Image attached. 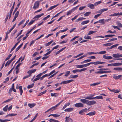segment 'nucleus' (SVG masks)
Masks as SVG:
<instances>
[{
    "mask_svg": "<svg viewBox=\"0 0 122 122\" xmlns=\"http://www.w3.org/2000/svg\"><path fill=\"white\" fill-rule=\"evenodd\" d=\"M86 99H87L88 100H93L94 99H103V97L102 96H97L96 97H84Z\"/></svg>",
    "mask_w": 122,
    "mask_h": 122,
    "instance_id": "obj_1",
    "label": "nucleus"
},
{
    "mask_svg": "<svg viewBox=\"0 0 122 122\" xmlns=\"http://www.w3.org/2000/svg\"><path fill=\"white\" fill-rule=\"evenodd\" d=\"M74 106L76 107H84L83 104L81 102H79L75 104Z\"/></svg>",
    "mask_w": 122,
    "mask_h": 122,
    "instance_id": "obj_2",
    "label": "nucleus"
},
{
    "mask_svg": "<svg viewBox=\"0 0 122 122\" xmlns=\"http://www.w3.org/2000/svg\"><path fill=\"white\" fill-rule=\"evenodd\" d=\"M39 5V1H36L34 4L33 8L34 9H35L38 8Z\"/></svg>",
    "mask_w": 122,
    "mask_h": 122,
    "instance_id": "obj_3",
    "label": "nucleus"
},
{
    "mask_svg": "<svg viewBox=\"0 0 122 122\" xmlns=\"http://www.w3.org/2000/svg\"><path fill=\"white\" fill-rule=\"evenodd\" d=\"M91 64H94V65H96L98 64H103L105 63V62H102L100 61H96V62H92Z\"/></svg>",
    "mask_w": 122,
    "mask_h": 122,
    "instance_id": "obj_4",
    "label": "nucleus"
},
{
    "mask_svg": "<svg viewBox=\"0 0 122 122\" xmlns=\"http://www.w3.org/2000/svg\"><path fill=\"white\" fill-rule=\"evenodd\" d=\"M73 81L74 80L73 79H71L67 81H64L61 82L60 83V84L61 85L62 84H65L70 83L72 81Z\"/></svg>",
    "mask_w": 122,
    "mask_h": 122,
    "instance_id": "obj_5",
    "label": "nucleus"
},
{
    "mask_svg": "<svg viewBox=\"0 0 122 122\" xmlns=\"http://www.w3.org/2000/svg\"><path fill=\"white\" fill-rule=\"evenodd\" d=\"M16 56V55H15L11 60L8 61L5 64V66H9L11 62L15 58Z\"/></svg>",
    "mask_w": 122,
    "mask_h": 122,
    "instance_id": "obj_6",
    "label": "nucleus"
},
{
    "mask_svg": "<svg viewBox=\"0 0 122 122\" xmlns=\"http://www.w3.org/2000/svg\"><path fill=\"white\" fill-rule=\"evenodd\" d=\"M22 86H20L19 87L18 86V85H17L16 86V88L17 89H18L19 88V90L20 92V94L21 96L22 95V94L23 93V91L22 89Z\"/></svg>",
    "mask_w": 122,
    "mask_h": 122,
    "instance_id": "obj_7",
    "label": "nucleus"
},
{
    "mask_svg": "<svg viewBox=\"0 0 122 122\" xmlns=\"http://www.w3.org/2000/svg\"><path fill=\"white\" fill-rule=\"evenodd\" d=\"M87 109L86 108L80 110L79 112V113L81 115H83L84 113V112H87Z\"/></svg>",
    "mask_w": 122,
    "mask_h": 122,
    "instance_id": "obj_8",
    "label": "nucleus"
},
{
    "mask_svg": "<svg viewBox=\"0 0 122 122\" xmlns=\"http://www.w3.org/2000/svg\"><path fill=\"white\" fill-rule=\"evenodd\" d=\"M80 100V101L83 103L86 104L87 105H88L89 100L84 99H81Z\"/></svg>",
    "mask_w": 122,
    "mask_h": 122,
    "instance_id": "obj_9",
    "label": "nucleus"
},
{
    "mask_svg": "<svg viewBox=\"0 0 122 122\" xmlns=\"http://www.w3.org/2000/svg\"><path fill=\"white\" fill-rule=\"evenodd\" d=\"M65 119V122H73V120L71 118L67 117H66Z\"/></svg>",
    "mask_w": 122,
    "mask_h": 122,
    "instance_id": "obj_10",
    "label": "nucleus"
},
{
    "mask_svg": "<svg viewBox=\"0 0 122 122\" xmlns=\"http://www.w3.org/2000/svg\"><path fill=\"white\" fill-rule=\"evenodd\" d=\"M96 102L94 100L89 101L88 105L91 106L96 104Z\"/></svg>",
    "mask_w": 122,
    "mask_h": 122,
    "instance_id": "obj_11",
    "label": "nucleus"
},
{
    "mask_svg": "<svg viewBox=\"0 0 122 122\" xmlns=\"http://www.w3.org/2000/svg\"><path fill=\"white\" fill-rule=\"evenodd\" d=\"M103 57L104 59L107 60H109L112 59V57L111 56H107L106 55H104Z\"/></svg>",
    "mask_w": 122,
    "mask_h": 122,
    "instance_id": "obj_12",
    "label": "nucleus"
},
{
    "mask_svg": "<svg viewBox=\"0 0 122 122\" xmlns=\"http://www.w3.org/2000/svg\"><path fill=\"white\" fill-rule=\"evenodd\" d=\"M36 71V69H33L28 71L27 72V73L29 75H31V74L33 73L34 72Z\"/></svg>",
    "mask_w": 122,
    "mask_h": 122,
    "instance_id": "obj_13",
    "label": "nucleus"
},
{
    "mask_svg": "<svg viewBox=\"0 0 122 122\" xmlns=\"http://www.w3.org/2000/svg\"><path fill=\"white\" fill-rule=\"evenodd\" d=\"M113 70H114L116 71H122V67H115L113 69Z\"/></svg>",
    "mask_w": 122,
    "mask_h": 122,
    "instance_id": "obj_14",
    "label": "nucleus"
},
{
    "mask_svg": "<svg viewBox=\"0 0 122 122\" xmlns=\"http://www.w3.org/2000/svg\"><path fill=\"white\" fill-rule=\"evenodd\" d=\"M74 109L73 108H70L65 109L64 111L66 112H71Z\"/></svg>",
    "mask_w": 122,
    "mask_h": 122,
    "instance_id": "obj_15",
    "label": "nucleus"
},
{
    "mask_svg": "<svg viewBox=\"0 0 122 122\" xmlns=\"http://www.w3.org/2000/svg\"><path fill=\"white\" fill-rule=\"evenodd\" d=\"M87 6L88 7L92 9H93L94 8V5L92 4H88Z\"/></svg>",
    "mask_w": 122,
    "mask_h": 122,
    "instance_id": "obj_16",
    "label": "nucleus"
},
{
    "mask_svg": "<svg viewBox=\"0 0 122 122\" xmlns=\"http://www.w3.org/2000/svg\"><path fill=\"white\" fill-rule=\"evenodd\" d=\"M44 15V14L43 13H41L40 15H38L36 16L33 18V19L37 18V19L38 20V18H39L40 17Z\"/></svg>",
    "mask_w": 122,
    "mask_h": 122,
    "instance_id": "obj_17",
    "label": "nucleus"
},
{
    "mask_svg": "<svg viewBox=\"0 0 122 122\" xmlns=\"http://www.w3.org/2000/svg\"><path fill=\"white\" fill-rule=\"evenodd\" d=\"M58 5V4H57L56 5L51 6L50 8H49L47 10V11H49L50 10H52V9L57 7Z\"/></svg>",
    "mask_w": 122,
    "mask_h": 122,
    "instance_id": "obj_18",
    "label": "nucleus"
},
{
    "mask_svg": "<svg viewBox=\"0 0 122 122\" xmlns=\"http://www.w3.org/2000/svg\"><path fill=\"white\" fill-rule=\"evenodd\" d=\"M113 66H121L122 65V63L117 62L115 63H113Z\"/></svg>",
    "mask_w": 122,
    "mask_h": 122,
    "instance_id": "obj_19",
    "label": "nucleus"
},
{
    "mask_svg": "<svg viewBox=\"0 0 122 122\" xmlns=\"http://www.w3.org/2000/svg\"><path fill=\"white\" fill-rule=\"evenodd\" d=\"M108 10V8H104V9H101L98 12L99 13H101L102 14V13L103 12L106 11Z\"/></svg>",
    "mask_w": 122,
    "mask_h": 122,
    "instance_id": "obj_20",
    "label": "nucleus"
},
{
    "mask_svg": "<svg viewBox=\"0 0 122 122\" xmlns=\"http://www.w3.org/2000/svg\"><path fill=\"white\" fill-rule=\"evenodd\" d=\"M90 21L89 20H87L85 21H83L81 23V25H84L85 24L88 23Z\"/></svg>",
    "mask_w": 122,
    "mask_h": 122,
    "instance_id": "obj_21",
    "label": "nucleus"
},
{
    "mask_svg": "<svg viewBox=\"0 0 122 122\" xmlns=\"http://www.w3.org/2000/svg\"><path fill=\"white\" fill-rule=\"evenodd\" d=\"M106 52L105 51H99L97 52V54H102L106 53Z\"/></svg>",
    "mask_w": 122,
    "mask_h": 122,
    "instance_id": "obj_22",
    "label": "nucleus"
},
{
    "mask_svg": "<svg viewBox=\"0 0 122 122\" xmlns=\"http://www.w3.org/2000/svg\"><path fill=\"white\" fill-rule=\"evenodd\" d=\"M95 112H89L88 113L86 114L87 115L92 116H93L95 115Z\"/></svg>",
    "mask_w": 122,
    "mask_h": 122,
    "instance_id": "obj_23",
    "label": "nucleus"
},
{
    "mask_svg": "<svg viewBox=\"0 0 122 122\" xmlns=\"http://www.w3.org/2000/svg\"><path fill=\"white\" fill-rule=\"evenodd\" d=\"M110 91L111 92H113L115 93H117L120 92V90L117 89L115 90V89H112V90H111Z\"/></svg>",
    "mask_w": 122,
    "mask_h": 122,
    "instance_id": "obj_24",
    "label": "nucleus"
},
{
    "mask_svg": "<svg viewBox=\"0 0 122 122\" xmlns=\"http://www.w3.org/2000/svg\"><path fill=\"white\" fill-rule=\"evenodd\" d=\"M91 61L92 60L91 59H87L86 60L84 61L83 62H81V64H83V63H87Z\"/></svg>",
    "mask_w": 122,
    "mask_h": 122,
    "instance_id": "obj_25",
    "label": "nucleus"
},
{
    "mask_svg": "<svg viewBox=\"0 0 122 122\" xmlns=\"http://www.w3.org/2000/svg\"><path fill=\"white\" fill-rule=\"evenodd\" d=\"M28 105L30 108H31L34 107L36 105V104L35 103H29Z\"/></svg>",
    "mask_w": 122,
    "mask_h": 122,
    "instance_id": "obj_26",
    "label": "nucleus"
},
{
    "mask_svg": "<svg viewBox=\"0 0 122 122\" xmlns=\"http://www.w3.org/2000/svg\"><path fill=\"white\" fill-rule=\"evenodd\" d=\"M23 45V43H21L20 45H19L18 47H17L16 49L15 52H17L19 49Z\"/></svg>",
    "mask_w": 122,
    "mask_h": 122,
    "instance_id": "obj_27",
    "label": "nucleus"
},
{
    "mask_svg": "<svg viewBox=\"0 0 122 122\" xmlns=\"http://www.w3.org/2000/svg\"><path fill=\"white\" fill-rule=\"evenodd\" d=\"M121 77V75H118L117 76H113V78L115 80H118Z\"/></svg>",
    "mask_w": 122,
    "mask_h": 122,
    "instance_id": "obj_28",
    "label": "nucleus"
},
{
    "mask_svg": "<svg viewBox=\"0 0 122 122\" xmlns=\"http://www.w3.org/2000/svg\"><path fill=\"white\" fill-rule=\"evenodd\" d=\"M39 74L37 75V76H36V78L34 79L33 80V81H36L39 80L40 78V77L41 76H39Z\"/></svg>",
    "mask_w": 122,
    "mask_h": 122,
    "instance_id": "obj_29",
    "label": "nucleus"
},
{
    "mask_svg": "<svg viewBox=\"0 0 122 122\" xmlns=\"http://www.w3.org/2000/svg\"><path fill=\"white\" fill-rule=\"evenodd\" d=\"M101 83V82H100L99 81L97 83H94L93 84H91L90 85V86H95L97 85L100 84Z\"/></svg>",
    "mask_w": 122,
    "mask_h": 122,
    "instance_id": "obj_30",
    "label": "nucleus"
},
{
    "mask_svg": "<svg viewBox=\"0 0 122 122\" xmlns=\"http://www.w3.org/2000/svg\"><path fill=\"white\" fill-rule=\"evenodd\" d=\"M84 38L86 39H90L91 40L92 39L91 37L88 35H86L84 36Z\"/></svg>",
    "mask_w": 122,
    "mask_h": 122,
    "instance_id": "obj_31",
    "label": "nucleus"
},
{
    "mask_svg": "<svg viewBox=\"0 0 122 122\" xmlns=\"http://www.w3.org/2000/svg\"><path fill=\"white\" fill-rule=\"evenodd\" d=\"M78 76L77 75H71L70 76V78H75L78 77Z\"/></svg>",
    "mask_w": 122,
    "mask_h": 122,
    "instance_id": "obj_32",
    "label": "nucleus"
},
{
    "mask_svg": "<svg viewBox=\"0 0 122 122\" xmlns=\"http://www.w3.org/2000/svg\"><path fill=\"white\" fill-rule=\"evenodd\" d=\"M53 40H51V41L49 42H48L46 43L45 44V45L46 46H47L50 45L53 42Z\"/></svg>",
    "mask_w": 122,
    "mask_h": 122,
    "instance_id": "obj_33",
    "label": "nucleus"
},
{
    "mask_svg": "<svg viewBox=\"0 0 122 122\" xmlns=\"http://www.w3.org/2000/svg\"><path fill=\"white\" fill-rule=\"evenodd\" d=\"M14 8H11L10 10V13H9V19H10L11 17V14L12 12V11L13 10Z\"/></svg>",
    "mask_w": 122,
    "mask_h": 122,
    "instance_id": "obj_34",
    "label": "nucleus"
},
{
    "mask_svg": "<svg viewBox=\"0 0 122 122\" xmlns=\"http://www.w3.org/2000/svg\"><path fill=\"white\" fill-rule=\"evenodd\" d=\"M11 89L14 92H16V90L14 88V83H13L12 85Z\"/></svg>",
    "mask_w": 122,
    "mask_h": 122,
    "instance_id": "obj_35",
    "label": "nucleus"
},
{
    "mask_svg": "<svg viewBox=\"0 0 122 122\" xmlns=\"http://www.w3.org/2000/svg\"><path fill=\"white\" fill-rule=\"evenodd\" d=\"M113 43H108L106 44H104L103 45L104 46H110L111 45H112L113 44Z\"/></svg>",
    "mask_w": 122,
    "mask_h": 122,
    "instance_id": "obj_36",
    "label": "nucleus"
},
{
    "mask_svg": "<svg viewBox=\"0 0 122 122\" xmlns=\"http://www.w3.org/2000/svg\"><path fill=\"white\" fill-rule=\"evenodd\" d=\"M51 94L52 97H57L58 95V94L57 93H51Z\"/></svg>",
    "mask_w": 122,
    "mask_h": 122,
    "instance_id": "obj_37",
    "label": "nucleus"
},
{
    "mask_svg": "<svg viewBox=\"0 0 122 122\" xmlns=\"http://www.w3.org/2000/svg\"><path fill=\"white\" fill-rule=\"evenodd\" d=\"M34 83H33L32 84H30L28 85L27 86V88L28 89H30L32 88L34 86Z\"/></svg>",
    "mask_w": 122,
    "mask_h": 122,
    "instance_id": "obj_38",
    "label": "nucleus"
},
{
    "mask_svg": "<svg viewBox=\"0 0 122 122\" xmlns=\"http://www.w3.org/2000/svg\"><path fill=\"white\" fill-rule=\"evenodd\" d=\"M84 54L83 53H82L80 54H79L77 55V56L73 57L74 58H76L77 57H79L80 56Z\"/></svg>",
    "mask_w": 122,
    "mask_h": 122,
    "instance_id": "obj_39",
    "label": "nucleus"
},
{
    "mask_svg": "<svg viewBox=\"0 0 122 122\" xmlns=\"http://www.w3.org/2000/svg\"><path fill=\"white\" fill-rule=\"evenodd\" d=\"M97 31H94L92 30L90 31L88 33V35H90L93 34L94 33L96 32Z\"/></svg>",
    "mask_w": 122,
    "mask_h": 122,
    "instance_id": "obj_40",
    "label": "nucleus"
},
{
    "mask_svg": "<svg viewBox=\"0 0 122 122\" xmlns=\"http://www.w3.org/2000/svg\"><path fill=\"white\" fill-rule=\"evenodd\" d=\"M8 105H6L5 107L3 108V110L5 112H6L7 110L8 109Z\"/></svg>",
    "mask_w": 122,
    "mask_h": 122,
    "instance_id": "obj_41",
    "label": "nucleus"
},
{
    "mask_svg": "<svg viewBox=\"0 0 122 122\" xmlns=\"http://www.w3.org/2000/svg\"><path fill=\"white\" fill-rule=\"evenodd\" d=\"M91 64V62H89L86 64H84L83 65V67H87L89 66Z\"/></svg>",
    "mask_w": 122,
    "mask_h": 122,
    "instance_id": "obj_42",
    "label": "nucleus"
},
{
    "mask_svg": "<svg viewBox=\"0 0 122 122\" xmlns=\"http://www.w3.org/2000/svg\"><path fill=\"white\" fill-rule=\"evenodd\" d=\"M112 56L115 58H119V55L114 54Z\"/></svg>",
    "mask_w": 122,
    "mask_h": 122,
    "instance_id": "obj_43",
    "label": "nucleus"
},
{
    "mask_svg": "<svg viewBox=\"0 0 122 122\" xmlns=\"http://www.w3.org/2000/svg\"><path fill=\"white\" fill-rule=\"evenodd\" d=\"M115 36V35H108L105 36V37H112L113 36Z\"/></svg>",
    "mask_w": 122,
    "mask_h": 122,
    "instance_id": "obj_44",
    "label": "nucleus"
},
{
    "mask_svg": "<svg viewBox=\"0 0 122 122\" xmlns=\"http://www.w3.org/2000/svg\"><path fill=\"white\" fill-rule=\"evenodd\" d=\"M68 40V39H66L65 40L62 41L60 42V44H61L66 43L67 42Z\"/></svg>",
    "mask_w": 122,
    "mask_h": 122,
    "instance_id": "obj_45",
    "label": "nucleus"
},
{
    "mask_svg": "<svg viewBox=\"0 0 122 122\" xmlns=\"http://www.w3.org/2000/svg\"><path fill=\"white\" fill-rule=\"evenodd\" d=\"M35 21V20H32L30 21V22L27 25L30 26Z\"/></svg>",
    "mask_w": 122,
    "mask_h": 122,
    "instance_id": "obj_46",
    "label": "nucleus"
},
{
    "mask_svg": "<svg viewBox=\"0 0 122 122\" xmlns=\"http://www.w3.org/2000/svg\"><path fill=\"white\" fill-rule=\"evenodd\" d=\"M91 12H86L84 14V15L85 16H87L91 14Z\"/></svg>",
    "mask_w": 122,
    "mask_h": 122,
    "instance_id": "obj_47",
    "label": "nucleus"
},
{
    "mask_svg": "<svg viewBox=\"0 0 122 122\" xmlns=\"http://www.w3.org/2000/svg\"><path fill=\"white\" fill-rule=\"evenodd\" d=\"M104 19H100L99 20V23H102V24H104Z\"/></svg>",
    "mask_w": 122,
    "mask_h": 122,
    "instance_id": "obj_48",
    "label": "nucleus"
},
{
    "mask_svg": "<svg viewBox=\"0 0 122 122\" xmlns=\"http://www.w3.org/2000/svg\"><path fill=\"white\" fill-rule=\"evenodd\" d=\"M70 71H67L65 72V76L67 77L70 74Z\"/></svg>",
    "mask_w": 122,
    "mask_h": 122,
    "instance_id": "obj_49",
    "label": "nucleus"
},
{
    "mask_svg": "<svg viewBox=\"0 0 122 122\" xmlns=\"http://www.w3.org/2000/svg\"><path fill=\"white\" fill-rule=\"evenodd\" d=\"M102 2V1L101 0H100L99 1H98L97 2H96L94 3V5H98L99 4H101Z\"/></svg>",
    "mask_w": 122,
    "mask_h": 122,
    "instance_id": "obj_50",
    "label": "nucleus"
},
{
    "mask_svg": "<svg viewBox=\"0 0 122 122\" xmlns=\"http://www.w3.org/2000/svg\"><path fill=\"white\" fill-rule=\"evenodd\" d=\"M17 45L16 44L15 45H14V46L11 49L10 51V53H11L15 48L16 46H17Z\"/></svg>",
    "mask_w": 122,
    "mask_h": 122,
    "instance_id": "obj_51",
    "label": "nucleus"
},
{
    "mask_svg": "<svg viewBox=\"0 0 122 122\" xmlns=\"http://www.w3.org/2000/svg\"><path fill=\"white\" fill-rule=\"evenodd\" d=\"M76 66L78 68H83L82 65H77Z\"/></svg>",
    "mask_w": 122,
    "mask_h": 122,
    "instance_id": "obj_52",
    "label": "nucleus"
},
{
    "mask_svg": "<svg viewBox=\"0 0 122 122\" xmlns=\"http://www.w3.org/2000/svg\"><path fill=\"white\" fill-rule=\"evenodd\" d=\"M79 6V5H78L76 7L73 8L71 10L72 11V12H73L75 10H76L77 9V8Z\"/></svg>",
    "mask_w": 122,
    "mask_h": 122,
    "instance_id": "obj_53",
    "label": "nucleus"
},
{
    "mask_svg": "<svg viewBox=\"0 0 122 122\" xmlns=\"http://www.w3.org/2000/svg\"><path fill=\"white\" fill-rule=\"evenodd\" d=\"M9 16V13H8L7 14L6 17L5 19V23H6L8 17Z\"/></svg>",
    "mask_w": 122,
    "mask_h": 122,
    "instance_id": "obj_54",
    "label": "nucleus"
},
{
    "mask_svg": "<svg viewBox=\"0 0 122 122\" xmlns=\"http://www.w3.org/2000/svg\"><path fill=\"white\" fill-rule=\"evenodd\" d=\"M25 21V19H23L22 20L19 24L18 25V26H20Z\"/></svg>",
    "mask_w": 122,
    "mask_h": 122,
    "instance_id": "obj_55",
    "label": "nucleus"
},
{
    "mask_svg": "<svg viewBox=\"0 0 122 122\" xmlns=\"http://www.w3.org/2000/svg\"><path fill=\"white\" fill-rule=\"evenodd\" d=\"M72 72L74 73L77 72H79V69H75L74 70H73L72 71Z\"/></svg>",
    "mask_w": 122,
    "mask_h": 122,
    "instance_id": "obj_56",
    "label": "nucleus"
},
{
    "mask_svg": "<svg viewBox=\"0 0 122 122\" xmlns=\"http://www.w3.org/2000/svg\"><path fill=\"white\" fill-rule=\"evenodd\" d=\"M50 17V15H48L47 16L44 17L42 19V20H46L48 18H49Z\"/></svg>",
    "mask_w": 122,
    "mask_h": 122,
    "instance_id": "obj_57",
    "label": "nucleus"
},
{
    "mask_svg": "<svg viewBox=\"0 0 122 122\" xmlns=\"http://www.w3.org/2000/svg\"><path fill=\"white\" fill-rule=\"evenodd\" d=\"M87 54L90 55H91L93 54H97V52H88L87 53Z\"/></svg>",
    "mask_w": 122,
    "mask_h": 122,
    "instance_id": "obj_58",
    "label": "nucleus"
},
{
    "mask_svg": "<svg viewBox=\"0 0 122 122\" xmlns=\"http://www.w3.org/2000/svg\"><path fill=\"white\" fill-rule=\"evenodd\" d=\"M115 16H120L121 15H122V13L120 12V13H115Z\"/></svg>",
    "mask_w": 122,
    "mask_h": 122,
    "instance_id": "obj_59",
    "label": "nucleus"
},
{
    "mask_svg": "<svg viewBox=\"0 0 122 122\" xmlns=\"http://www.w3.org/2000/svg\"><path fill=\"white\" fill-rule=\"evenodd\" d=\"M117 40V38H113L112 39H109V41H108V42H110L111 41H115Z\"/></svg>",
    "mask_w": 122,
    "mask_h": 122,
    "instance_id": "obj_60",
    "label": "nucleus"
},
{
    "mask_svg": "<svg viewBox=\"0 0 122 122\" xmlns=\"http://www.w3.org/2000/svg\"><path fill=\"white\" fill-rule=\"evenodd\" d=\"M72 11L71 10H69L68 11L66 14V15L67 16L68 15H69L71 14L72 13Z\"/></svg>",
    "mask_w": 122,
    "mask_h": 122,
    "instance_id": "obj_61",
    "label": "nucleus"
},
{
    "mask_svg": "<svg viewBox=\"0 0 122 122\" xmlns=\"http://www.w3.org/2000/svg\"><path fill=\"white\" fill-rule=\"evenodd\" d=\"M83 20L82 19V17H80L79 18L77 19L76 20V22H79L80 21Z\"/></svg>",
    "mask_w": 122,
    "mask_h": 122,
    "instance_id": "obj_62",
    "label": "nucleus"
},
{
    "mask_svg": "<svg viewBox=\"0 0 122 122\" xmlns=\"http://www.w3.org/2000/svg\"><path fill=\"white\" fill-rule=\"evenodd\" d=\"M14 69V67H13L10 70V71H9V72L7 74V76H8L9 75L10 73Z\"/></svg>",
    "mask_w": 122,
    "mask_h": 122,
    "instance_id": "obj_63",
    "label": "nucleus"
},
{
    "mask_svg": "<svg viewBox=\"0 0 122 122\" xmlns=\"http://www.w3.org/2000/svg\"><path fill=\"white\" fill-rule=\"evenodd\" d=\"M101 13L99 14H98L95 15L94 17V18L95 19H97L101 15Z\"/></svg>",
    "mask_w": 122,
    "mask_h": 122,
    "instance_id": "obj_64",
    "label": "nucleus"
}]
</instances>
